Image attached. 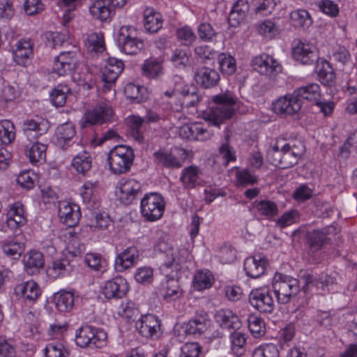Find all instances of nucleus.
Returning a JSON list of instances; mask_svg holds the SVG:
<instances>
[{
	"label": "nucleus",
	"instance_id": "59",
	"mask_svg": "<svg viewBox=\"0 0 357 357\" xmlns=\"http://www.w3.org/2000/svg\"><path fill=\"white\" fill-rule=\"evenodd\" d=\"M248 328L255 337L264 334L265 324L264 320L255 315H250L248 319Z\"/></svg>",
	"mask_w": 357,
	"mask_h": 357
},
{
	"label": "nucleus",
	"instance_id": "9",
	"mask_svg": "<svg viewBox=\"0 0 357 357\" xmlns=\"http://www.w3.org/2000/svg\"><path fill=\"white\" fill-rule=\"evenodd\" d=\"M249 303L261 313H271L275 308V301L268 287L253 289L249 294Z\"/></svg>",
	"mask_w": 357,
	"mask_h": 357
},
{
	"label": "nucleus",
	"instance_id": "47",
	"mask_svg": "<svg viewBox=\"0 0 357 357\" xmlns=\"http://www.w3.org/2000/svg\"><path fill=\"white\" fill-rule=\"evenodd\" d=\"M144 123L142 117L139 116H131L128 118L127 124L130 128V134L135 140L139 143L144 142V136L142 131V127Z\"/></svg>",
	"mask_w": 357,
	"mask_h": 357
},
{
	"label": "nucleus",
	"instance_id": "41",
	"mask_svg": "<svg viewBox=\"0 0 357 357\" xmlns=\"http://www.w3.org/2000/svg\"><path fill=\"white\" fill-rule=\"evenodd\" d=\"M46 151L45 144L36 142L26 149V154L31 163H42L45 160Z\"/></svg>",
	"mask_w": 357,
	"mask_h": 357
},
{
	"label": "nucleus",
	"instance_id": "39",
	"mask_svg": "<svg viewBox=\"0 0 357 357\" xmlns=\"http://www.w3.org/2000/svg\"><path fill=\"white\" fill-rule=\"evenodd\" d=\"M199 169L197 166L190 165L182 170L180 181L185 188H193L199 179Z\"/></svg>",
	"mask_w": 357,
	"mask_h": 357
},
{
	"label": "nucleus",
	"instance_id": "16",
	"mask_svg": "<svg viewBox=\"0 0 357 357\" xmlns=\"http://www.w3.org/2000/svg\"><path fill=\"white\" fill-rule=\"evenodd\" d=\"M304 282L303 289L305 292L310 290L312 287H315L317 290H328L329 286L335 282V278L327 273H321L318 276H314L310 274H304L302 276Z\"/></svg>",
	"mask_w": 357,
	"mask_h": 357
},
{
	"label": "nucleus",
	"instance_id": "51",
	"mask_svg": "<svg viewBox=\"0 0 357 357\" xmlns=\"http://www.w3.org/2000/svg\"><path fill=\"white\" fill-rule=\"evenodd\" d=\"M276 20H278L279 18L274 17L273 20H266L260 22L257 25L259 33L269 38H273L279 34L280 26L276 23Z\"/></svg>",
	"mask_w": 357,
	"mask_h": 357
},
{
	"label": "nucleus",
	"instance_id": "44",
	"mask_svg": "<svg viewBox=\"0 0 357 357\" xmlns=\"http://www.w3.org/2000/svg\"><path fill=\"white\" fill-rule=\"evenodd\" d=\"M213 282V276L208 270L198 271L193 277V286L199 291L210 288Z\"/></svg>",
	"mask_w": 357,
	"mask_h": 357
},
{
	"label": "nucleus",
	"instance_id": "56",
	"mask_svg": "<svg viewBox=\"0 0 357 357\" xmlns=\"http://www.w3.org/2000/svg\"><path fill=\"white\" fill-rule=\"evenodd\" d=\"M282 157V145L280 144V142H277L273 148L267 151L266 158L268 161L280 169H283Z\"/></svg>",
	"mask_w": 357,
	"mask_h": 357
},
{
	"label": "nucleus",
	"instance_id": "21",
	"mask_svg": "<svg viewBox=\"0 0 357 357\" xmlns=\"http://www.w3.org/2000/svg\"><path fill=\"white\" fill-rule=\"evenodd\" d=\"M75 52H62L55 58L53 71L59 75H64L74 68L75 65Z\"/></svg>",
	"mask_w": 357,
	"mask_h": 357
},
{
	"label": "nucleus",
	"instance_id": "49",
	"mask_svg": "<svg viewBox=\"0 0 357 357\" xmlns=\"http://www.w3.org/2000/svg\"><path fill=\"white\" fill-rule=\"evenodd\" d=\"M255 14L259 17H266L271 15L275 10V0H254L252 1Z\"/></svg>",
	"mask_w": 357,
	"mask_h": 357
},
{
	"label": "nucleus",
	"instance_id": "24",
	"mask_svg": "<svg viewBox=\"0 0 357 357\" xmlns=\"http://www.w3.org/2000/svg\"><path fill=\"white\" fill-rule=\"evenodd\" d=\"M15 294L30 302H34L40 295V289L38 284L29 280L17 285L14 289Z\"/></svg>",
	"mask_w": 357,
	"mask_h": 357
},
{
	"label": "nucleus",
	"instance_id": "57",
	"mask_svg": "<svg viewBox=\"0 0 357 357\" xmlns=\"http://www.w3.org/2000/svg\"><path fill=\"white\" fill-rule=\"evenodd\" d=\"M252 357H279V351L274 344H263L255 348Z\"/></svg>",
	"mask_w": 357,
	"mask_h": 357
},
{
	"label": "nucleus",
	"instance_id": "3",
	"mask_svg": "<svg viewBox=\"0 0 357 357\" xmlns=\"http://www.w3.org/2000/svg\"><path fill=\"white\" fill-rule=\"evenodd\" d=\"M135 155L131 147L118 145L111 149L107 155L109 169L115 174L128 172L133 163Z\"/></svg>",
	"mask_w": 357,
	"mask_h": 357
},
{
	"label": "nucleus",
	"instance_id": "48",
	"mask_svg": "<svg viewBox=\"0 0 357 357\" xmlns=\"http://www.w3.org/2000/svg\"><path fill=\"white\" fill-rule=\"evenodd\" d=\"M73 267L68 259L63 258L54 261L49 271L54 277L65 276L73 271Z\"/></svg>",
	"mask_w": 357,
	"mask_h": 357
},
{
	"label": "nucleus",
	"instance_id": "53",
	"mask_svg": "<svg viewBox=\"0 0 357 357\" xmlns=\"http://www.w3.org/2000/svg\"><path fill=\"white\" fill-rule=\"evenodd\" d=\"M218 63L221 71L228 75L234 74L236 71L235 59L229 54L222 53L218 56Z\"/></svg>",
	"mask_w": 357,
	"mask_h": 357
},
{
	"label": "nucleus",
	"instance_id": "14",
	"mask_svg": "<svg viewBox=\"0 0 357 357\" xmlns=\"http://www.w3.org/2000/svg\"><path fill=\"white\" fill-rule=\"evenodd\" d=\"M117 195L121 203L130 205L142 195L141 184L135 179L121 180Z\"/></svg>",
	"mask_w": 357,
	"mask_h": 357
},
{
	"label": "nucleus",
	"instance_id": "36",
	"mask_svg": "<svg viewBox=\"0 0 357 357\" xmlns=\"http://www.w3.org/2000/svg\"><path fill=\"white\" fill-rule=\"evenodd\" d=\"M289 18L291 24L296 28L306 29L312 24L311 16L305 9L293 10L289 14Z\"/></svg>",
	"mask_w": 357,
	"mask_h": 357
},
{
	"label": "nucleus",
	"instance_id": "12",
	"mask_svg": "<svg viewBox=\"0 0 357 357\" xmlns=\"http://www.w3.org/2000/svg\"><path fill=\"white\" fill-rule=\"evenodd\" d=\"M123 63L122 61L114 57L107 59L102 70V90L105 92L110 91L116 79L122 72Z\"/></svg>",
	"mask_w": 357,
	"mask_h": 357
},
{
	"label": "nucleus",
	"instance_id": "46",
	"mask_svg": "<svg viewBox=\"0 0 357 357\" xmlns=\"http://www.w3.org/2000/svg\"><path fill=\"white\" fill-rule=\"evenodd\" d=\"M155 160L165 167L179 168L182 162L171 153L164 151H158L153 153Z\"/></svg>",
	"mask_w": 357,
	"mask_h": 357
},
{
	"label": "nucleus",
	"instance_id": "10",
	"mask_svg": "<svg viewBox=\"0 0 357 357\" xmlns=\"http://www.w3.org/2000/svg\"><path fill=\"white\" fill-rule=\"evenodd\" d=\"M273 111L282 117L292 116L298 113L301 107L302 102L296 99L294 92L284 96L279 97L272 105Z\"/></svg>",
	"mask_w": 357,
	"mask_h": 357
},
{
	"label": "nucleus",
	"instance_id": "7",
	"mask_svg": "<svg viewBox=\"0 0 357 357\" xmlns=\"http://www.w3.org/2000/svg\"><path fill=\"white\" fill-rule=\"evenodd\" d=\"M165 205L160 195L155 192L146 194L141 200V213L146 220L155 221L162 216Z\"/></svg>",
	"mask_w": 357,
	"mask_h": 357
},
{
	"label": "nucleus",
	"instance_id": "19",
	"mask_svg": "<svg viewBox=\"0 0 357 357\" xmlns=\"http://www.w3.org/2000/svg\"><path fill=\"white\" fill-rule=\"evenodd\" d=\"M58 215L61 222L72 227L78 222L81 213L77 204L62 202L59 204Z\"/></svg>",
	"mask_w": 357,
	"mask_h": 357
},
{
	"label": "nucleus",
	"instance_id": "33",
	"mask_svg": "<svg viewBox=\"0 0 357 357\" xmlns=\"http://www.w3.org/2000/svg\"><path fill=\"white\" fill-rule=\"evenodd\" d=\"M178 93L182 96L181 105L183 107H195L202 99V96L198 93L197 89L193 86H184Z\"/></svg>",
	"mask_w": 357,
	"mask_h": 357
},
{
	"label": "nucleus",
	"instance_id": "25",
	"mask_svg": "<svg viewBox=\"0 0 357 357\" xmlns=\"http://www.w3.org/2000/svg\"><path fill=\"white\" fill-rule=\"evenodd\" d=\"M26 222L22 205L19 202L15 203L6 214V223L9 228L15 229Z\"/></svg>",
	"mask_w": 357,
	"mask_h": 357
},
{
	"label": "nucleus",
	"instance_id": "64",
	"mask_svg": "<svg viewBox=\"0 0 357 357\" xmlns=\"http://www.w3.org/2000/svg\"><path fill=\"white\" fill-rule=\"evenodd\" d=\"M318 77L324 85H330L333 82L335 75L328 63L326 62L323 64L322 67L318 70Z\"/></svg>",
	"mask_w": 357,
	"mask_h": 357
},
{
	"label": "nucleus",
	"instance_id": "31",
	"mask_svg": "<svg viewBox=\"0 0 357 357\" xmlns=\"http://www.w3.org/2000/svg\"><path fill=\"white\" fill-rule=\"evenodd\" d=\"M47 128L43 122H38L33 119H26L22 123V130L29 141L37 139L46 132Z\"/></svg>",
	"mask_w": 357,
	"mask_h": 357
},
{
	"label": "nucleus",
	"instance_id": "32",
	"mask_svg": "<svg viewBox=\"0 0 357 357\" xmlns=\"http://www.w3.org/2000/svg\"><path fill=\"white\" fill-rule=\"evenodd\" d=\"M32 54L33 44L31 40H21L16 44V49L13 51L14 60L17 64L23 66Z\"/></svg>",
	"mask_w": 357,
	"mask_h": 357
},
{
	"label": "nucleus",
	"instance_id": "63",
	"mask_svg": "<svg viewBox=\"0 0 357 357\" xmlns=\"http://www.w3.org/2000/svg\"><path fill=\"white\" fill-rule=\"evenodd\" d=\"M197 33L199 38L205 42L212 41L216 36L212 25L208 22L201 23L197 28Z\"/></svg>",
	"mask_w": 357,
	"mask_h": 357
},
{
	"label": "nucleus",
	"instance_id": "30",
	"mask_svg": "<svg viewBox=\"0 0 357 357\" xmlns=\"http://www.w3.org/2000/svg\"><path fill=\"white\" fill-rule=\"evenodd\" d=\"M25 269L28 273L33 274L44 266L45 259L42 252L31 250L23 259Z\"/></svg>",
	"mask_w": 357,
	"mask_h": 357
},
{
	"label": "nucleus",
	"instance_id": "58",
	"mask_svg": "<svg viewBox=\"0 0 357 357\" xmlns=\"http://www.w3.org/2000/svg\"><path fill=\"white\" fill-rule=\"evenodd\" d=\"M144 87L135 85L132 83L127 84L124 88V93L127 98L132 100L136 102H140L144 100Z\"/></svg>",
	"mask_w": 357,
	"mask_h": 357
},
{
	"label": "nucleus",
	"instance_id": "29",
	"mask_svg": "<svg viewBox=\"0 0 357 357\" xmlns=\"http://www.w3.org/2000/svg\"><path fill=\"white\" fill-rule=\"evenodd\" d=\"M163 298L167 302H172L181 297L183 291L181 289L178 281L174 279V275L167 277L165 283L163 284Z\"/></svg>",
	"mask_w": 357,
	"mask_h": 357
},
{
	"label": "nucleus",
	"instance_id": "37",
	"mask_svg": "<svg viewBox=\"0 0 357 357\" xmlns=\"http://www.w3.org/2000/svg\"><path fill=\"white\" fill-rule=\"evenodd\" d=\"M109 3L106 0H96L90 7L89 11L91 15L100 21H106L109 18L111 14Z\"/></svg>",
	"mask_w": 357,
	"mask_h": 357
},
{
	"label": "nucleus",
	"instance_id": "55",
	"mask_svg": "<svg viewBox=\"0 0 357 357\" xmlns=\"http://www.w3.org/2000/svg\"><path fill=\"white\" fill-rule=\"evenodd\" d=\"M87 266L96 271H103L106 267V261L97 253H87L84 258Z\"/></svg>",
	"mask_w": 357,
	"mask_h": 357
},
{
	"label": "nucleus",
	"instance_id": "17",
	"mask_svg": "<svg viewBox=\"0 0 357 357\" xmlns=\"http://www.w3.org/2000/svg\"><path fill=\"white\" fill-rule=\"evenodd\" d=\"M292 56L298 61L303 64H310L317 61L318 59L316 48L310 43L298 42L293 47Z\"/></svg>",
	"mask_w": 357,
	"mask_h": 357
},
{
	"label": "nucleus",
	"instance_id": "43",
	"mask_svg": "<svg viewBox=\"0 0 357 357\" xmlns=\"http://www.w3.org/2000/svg\"><path fill=\"white\" fill-rule=\"evenodd\" d=\"M85 46L89 52H102L105 50L102 34L96 32L89 33L85 40Z\"/></svg>",
	"mask_w": 357,
	"mask_h": 357
},
{
	"label": "nucleus",
	"instance_id": "28",
	"mask_svg": "<svg viewBox=\"0 0 357 357\" xmlns=\"http://www.w3.org/2000/svg\"><path fill=\"white\" fill-rule=\"evenodd\" d=\"M215 319L223 329L237 330L241 326L238 317L229 310L218 311L216 313Z\"/></svg>",
	"mask_w": 357,
	"mask_h": 357
},
{
	"label": "nucleus",
	"instance_id": "27",
	"mask_svg": "<svg viewBox=\"0 0 357 357\" xmlns=\"http://www.w3.org/2000/svg\"><path fill=\"white\" fill-rule=\"evenodd\" d=\"M162 15L153 8H147L144 12V25L146 31L156 33L162 27Z\"/></svg>",
	"mask_w": 357,
	"mask_h": 357
},
{
	"label": "nucleus",
	"instance_id": "50",
	"mask_svg": "<svg viewBox=\"0 0 357 357\" xmlns=\"http://www.w3.org/2000/svg\"><path fill=\"white\" fill-rule=\"evenodd\" d=\"M1 249L7 257L13 259H18L24 250V244L13 241H6L3 242Z\"/></svg>",
	"mask_w": 357,
	"mask_h": 357
},
{
	"label": "nucleus",
	"instance_id": "40",
	"mask_svg": "<svg viewBox=\"0 0 357 357\" xmlns=\"http://www.w3.org/2000/svg\"><path fill=\"white\" fill-rule=\"evenodd\" d=\"M208 319L204 316L195 317L190 320L185 326L187 335H200L207 329Z\"/></svg>",
	"mask_w": 357,
	"mask_h": 357
},
{
	"label": "nucleus",
	"instance_id": "15",
	"mask_svg": "<svg viewBox=\"0 0 357 357\" xmlns=\"http://www.w3.org/2000/svg\"><path fill=\"white\" fill-rule=\"evenodd\" d=\"M254 70L261 75L272 76L281 71V66L271 56L262 54L255 57L252 61Z\"/></svg>",
	"mask_w": 357,
	"mask_h": 357
},
{
	"label": "nucleus",
	"instance_id": "38",
	"mask_svg": "<svg viewBox=\"0 0 357 357\" xmlns=\"http://www.w3.org/2000/svg\"><path fill=\"white\" fill-rule=\"evenodd\" d=\"M254 207L260 215L268 220L272 219L278 214V205L271 200L255 201Z\"/></svg>",
	"mask_w": 357,
	"mask_h": 357
},
{
	"label": "nucleus",
	"instance_id": "45",
	"mask_svg": "<svg viewBox=\"0 0 357 357\" xmlns=\"http://www.w3.org/2000/svg\"><path fill=\"white\" fill-rule=\"evenodd\" d=\"M142 73L150 79L158 78L163 74L162 64L155 59H146L142 67Z\"/></svg>",
	"mask_w": 357,
	"mask_h": 357
},
{
	"label": "nucleus",
	"instance_id": "8",
	"mask_svg": "<svg viewBox=\"0 0 357 357\" xmlns=\"http://www.w3.org/2000/svg\"><path fill=\"white\" fill-rule=\"evenodd\" d=\"M114 116L113 109L108 101L98 102L93 108L84 113L83 127L102 124L110 121Z\"/></svg>",
	"mask_w": 357,
	"mask_h": 357
},
{
	"label": "nucleus",
	"instance_id": "54",
	"mask_svg": "<svg viewBox=\"0 0 357 357\" xmlns=\"http://www.w3.org/2000/svg\"><path fill=\"white\" fill-rule=\"evenodd\" d=\"M327 234L328 232L325 229L323 230H314L310 232L307 235V241L310 247L316 250L320 249L327 239Z\"/></svg>",
	"mask_w": 357,
	"mask_h": 357
},
{
	"label": "nucleus",
	"instance_id": "52",
	"mask_svg": "<svg viewBox=\"0 0 357 357\" xmlns=\"http://www.w3.org/2000/svg\"><path fill=\"white\" fill-rule=\"evenodd\" d=\"M15 137L14 124L9 120L0 121V142L3 144H10Z\"/></svg>",
	"mask_w": 357,
	"mask_h": 357
},
{
	"label": "nucleus",
	"instance_id": "23",
	"mask_svg": "<svg viewBox=\"0 0 357 357\" xmlns=\"http://www.w3.org/2000/svg\"><path fill=\"white\" fill-rule=\"evenodd\" d=\"M139 259V251L135 246L127 248L118 255L115 260V268L122 272L133 266Z\"/></svg>",
	"mask_w": 357,
	"mask_h": 357
},
{
	"label": "nucleus",
	"instance_id": "61",
	"mask_svg": "<svg viewBox=\"0 0 357 357\" xmlns=\"http://www.w3.org/2000/svg\"><path fill=\"white\" fill-rule=\"evenodd\" d=\"M171 61L176 67L185 68L190 64V54L185 50L176 49L172 54Z\"/></svg>",
	"mask_w": 357,
	"mask_h": 357
},
{
	"label": "nucleus",
	"instance_id": "5",
	"mask_svg": "<svg viewBox=\"0 0 357 357\" xmlns=\"http://www.w3.org/2000/svg\"><path fill=\"white\" fill-rule=\"evenodd\" d=\"M107 338V335L104 330L86 324L77 331L75 342L82 348H100L105 344Z\"/></svg>",
	"mask_w": 357,
	"mask_h": 357
},
{
	"label": "nucleus",
	"instance_id": "11",
	"mask_svg": "<svg viewBox=\"0 0 357 357\" xmlns=\"http://www.w3.org/2000/svg\"><path fill=\"white\" fill-rule=\"evenodd\" d=\"M282 150L283 169H287L297 164L305 149L302 141L294 139L282 145Z\"/></svg>",
	"mask_w": 357,
	"mask_h": 357
},
{
	"label": "nucleus",
	"instance_id": "35",
	"mask_svg": "<svg viewBox=\"0 0 357 357\" xmlns=\"http://www.w3.org/2000/svg\"><path fill=\"white\" fill-rule=\"evenodd\" d=\"M71 164L77 173L85 174L92 166L91 154L87 151L80 152L73 158Z\"/></svg>",
	"mask_w": 357,
	"mask_h": 357
},
{
	"label": "nucleus",
	"instance_id": "18",
	"mask_svg": "<svg viewBox=\"0 0 357 357\" xmlns=\"http://www.w3.org/2000/svg\"><path fill=\"white\" fill-rule=\"evenodd\" d=\"M128 290V283L122 277H116L108 280L103 288V294L108 298H121Z\"/></svg>",
	"mask_w": 357,
	"mask_h": 357
},
{
	"label": "nucleus",
	"instance_id": "20",
	"mask_svg": "<svg viewBox=\"0 0 357 357\" xmlns=\"http://www.w3.org/2000/svg\"><path fill=\"white\" fill-rule=\"evenodd\" d=\"M268 261L264 257L256 255L245 260L244 269L248 276L257 278L264 273Z\"/></svg>",
	"mask_w": 357,
	"mask_h": 357
},
{
	"label": "nucleus",
	"instance_id": "62",
	"mask_svg": "<svg viewBox=\"0 0 357 357\" xmlns=\"http://www.w3.org/2000/svg\"><path fill=\"white\" fill-rule=\"evenodd\" d=\"M153 278V270L149 266L139 267L135 273V279L139 283L150 284Z\"/></svg>",
	"mask_w": 357,
	"mask_h": 357
},
{
	"label": "nucleus",
	"instance_id": "26",
	"mask_svg": "<svg viewBox=\"0 0 357 357\" xmlns=\"http://www.w3.org/2000/svg\"><path fill=\"white\" fill-rule=\"evenodd\" d=\"M294 93L296 99L302 103L303 100L315 103L321 98L320 86L314 83L301 86L294 90Z\"/></svg>",
	"mask_w": 357,
	"mask_h": 357
},
{
	"label": "nucleus",
	"instance_id": "22",
	"mask_svg": "<svg viewBox=\"0 0 357 357\" xmlns=\"http://www.w3.org/2000/svg\"><path fill=\"white\" fill-rule=\"evenodd\" d=\"M195 79L203 88L208 89L217 85L220 80V75L216 70L202 66L197 68Z\"/></svg>",
	"mask_w": 357,
	"mask_h": 357
},
{
	"label": "nucleus",
	"instance_id": "13",
	"mask_svg": "<svg viewBox=\"0 0 357 357\" xmlns=\"http://www.w3.org/2000/svg\"><path fill=\"white\" fill-rule=\"evenodd\" d=\"M139 333L146 338L158 337L160 333V322L158 318L151 314L142 315L135 323Z\"/></svg>",
	"mask_w": 357,
	"mask_h": 357
},
{
	"label": "nucleus",
	"instance_id": "6",
	"mask_svg": "<svg viewBox=\"0 0 357 357\" xmlns=\"http://www.w3.org/2000/svg\"><path fill=\"white\" fill-rule=\"evenodd\" d=\"M116 43L121 51L127 54H136L144 46L142 39L137 36V33L131 26H122L118 33Z\"/></svg>",
	"mask_w": 357,
	"mask_h": 357
},
{
	"label": "nucleus",
	"instance_id": "42",
	"mask_svg": "<svg viewBox=\"0 0 357 357\" xmlns=\"http://www.w3.org/2000/svg\"><path fill=\"white\" fill-rule=\"evenodd\" d=\"M75 135V128L69 123L59 126L55 132L54 137L59 146H63Z\"/></svg>",
	"mask_w": 357,
	"mask_h": 357
},
{
	"label": "nucleus",
	"instance_id": "4",
	"mask_svg": "<svg viewBox=\"0 0 357 357\" xmlns=\"http://www.w3.org/2000/svg\"><path fill=\"white\" fill-rule=\"evenodd\" d=\"M272 287L278 301L282 304L289 303L296 296L300 289L297 279L280 273L275 274Z\"/></svg>",
	"mask_w": 357,
	"mask_h": 357
},
{
	"label": "nucleus",
	"instance_id": "1",
	"mask_svg": "<svg viewBox=\"0 0 357 357\" xmlns=\"http://www.w3.org/2000/svg\"><path fill=\"white\" fill-rule=\"evenodd\" d=\"M215 105L204 112L203 119L209 124L220 127L226 120L235 114L234 105L237 98L230 91H226L212 97Z\"/></svg>",
	"mask_w": 357,
	"mask_h": 357
},
{
	"label": "nucleus",
	"instance_id": "2",
	"mask_svg": "<svg viewBox=\"0 0 357 357\" xmlns=\"http://www.w3.org/2000/svg\"><path fill=\"white\" fill-rule=\"evenodd\" d=\"M160 252V258L162 264L160 268L166 277L169 273H177L181 268V265L186 260L188 251L185 249H178L172 245L162 242L158 245Z\"/></svg>",
	"mask_w": 357,
	"mask_h": 357
},
{
	"label": "nucleus",
	"instance_id": "60",
	"mask_svg": "<svg viewBox=\"0 0 357 357\" xmlns=\"http://www.w3.org/2000/svg\"><path fill=\"white\" fill-rule=\"evenodd\" d=\"M69 89L66 86H61L55 88L50 93V98L52 104L56 107H62L66 101V93Z\"/></svg>",
	"mask_w": 357,
	"mask_h": 357
},
{
	"label": "nucleus",
	"instance_id": "34",
	"mask_svg": "<svg viewBox=\"0 0 357 357\" xmlns=\"http://www.w3.org/2000/svg\"><path fill=\"white\" fill-rule=\"evenodd\" d=\"M56 308L61 312H70L74 306V296L70 291H59L54 296Z\"/></svg>",
	"mask_w": 357,
	"mask_h": 357
}]
</instances>
